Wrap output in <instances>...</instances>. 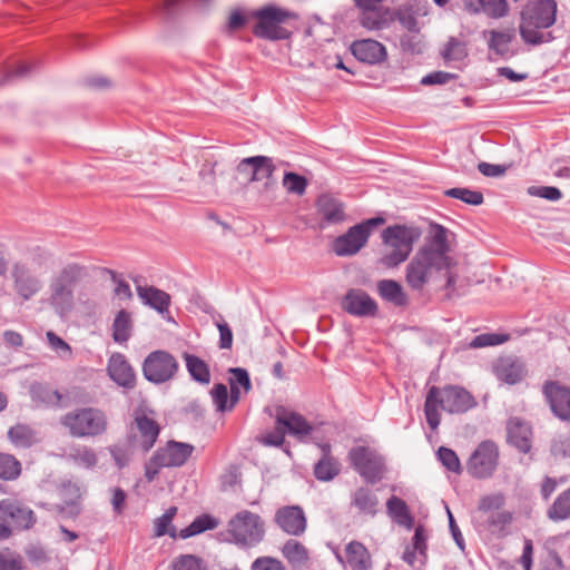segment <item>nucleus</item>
Returning a JSON list of instances; mask_svg holds the SVG:
<instances>
[{
    "mask_svg": "<svg viewBox=\"0 0 570 570\" xmlns=\"http://www.w3.org/2000/svg\"><path fill=\"white\" fill-rule=\"evenodd\" d=\"M449 252L446 229L436 225L426 238L425 244L407 264L405 269L406 284L412 289L421 291L432 281L435 274L444 271L445 287L453 289L456 277L453 273L455 263Z\"/></svg>",
    "mask_w": 570,
    "mask_h": 570,
    "instance_id": "nucleus-1",
    "label": "nucleus"
},
{
    "mask_svg": "<svg viewBox=\"0 0 570 570\" xmlns=\"http://www.w3.org/2000/svg\"><path fill=\"white\" fill-rule=\"evenodd\" d=\"M52 265V255L42 247L30 249L27 255L10 267V279L16 296L27 302L38 295L45 285L42 276Z\"/></svg>",
    "mask_w": 570,
    "mask_h": 570,
    "instance_id": "nucleus-2",
    "label": "nucleus"
},
{
    "mask_svg": "<svg viewBox=\"0 0 570 570\" xmlns=\"http://www.w3.org/2000/svg\"><path fill=\"white\" fill-rule=\"evenodd\" d=\"M265 411L274 419L275 425L273 430L264 431L257 436V441L263 445L283 448L286 443V433L303 440L313 430L311 423L292 407L275 404L267 406Z\"/></svg>",
    "mask_w": 570,
    "mask_h": 570,
    "instance_id": "nucleus-3",
    "label": "nucleus"
},
{
    "mask_svg": "<svg viewBox=\"0 0 570 570\" xmlns=\"http://www.w3.org/2000/svg\"><path fill=\"white\" fill-rule=\"evenodd\" d=\"M475 405L476 402L472 394L463 387L455 385L431 386L424 403V414L429 426L436 430L441 422L440 410L449 413H463Z\"/></svg>",
    "mask_w": 570,
    "mask_h": 570,
    "instance_id": "nucleus-4",
    "label": "nucleus"
},
{
    "mask_svg": "<svg viewBox=\"0 0 570 570\" xmlns=\"http://www.w3.org/2000/svg\"><path fill=\"white\" fill-rule=\"evenodd\" d=\"M557 3L554 0L530 1L521 12L520 36L525 43L541 45L552 40L551 32L542 29L556 22Z\"/></svg>",
    "mask_w": 570,
    "mask_h": 570,
    "instance_id": "nucleus-5",
    "label": "nucleus"
},
{
    "mask_svg": "<svg viewBox=\"0 0 570 570\" xmlns=\"http://www.w3.org/2000/svg\"><path fill=\"white\" fill-rule=\"evenodd\" d=\"M420 237L414 227L393 225L382 232L383 253L380 263L386 268H393L402 264L410 256L413 245Z\"/></svg>",
    "mask_w": 570,
    "mask_h": 570,
    "instance_id": "nucleus-6",
    "label": "nucleus"
},
{
    "mask_svg": "<svg viewBox=\"0 0 570 570\" xmlns=\"http://www.w3.org/2000/svg\"><path fill=\"white\" fill-rule=\"evenodd\" d=\"M505 497L498 492L480 498L476 509L475 523L479 531H487L497 537L507 534V528L512 522V513L502 509Z\"/></svg>",
    "mask_w": 570,
    "mask_h": 570,
    "instance_id": "nucleus-7",
    "label": "nucleus"
},
{
    "mask_svg": "<svg viewBox=\"0 0 570 570\" xmlns=\"http://www.w3.org/2000/svg\"><path fill=\"white\" fill-rule=\"evenodd\" d=\"M60 423L75 438H96L108 430V417L98 407L86 406L67 412Z\"/></svg>",
    "mask_w": 570,
    "mask_h": 570,
    "instance_id": "nucleus-8",
    "label": "nucleus"
},
{
    "mask_svg": "<svg viewBox=\"0 0 570 570\" xmlns=\"http://www.w3.org/2000/svg\"><path fill=\"white\" fill-rule=\"evenodd\" d=\"M88 267L78 262H67L53 275L50 283L51 301L57 305H70L73 287L88 278Z\"/></svg>",
    "mask_w": 570,
    "mask_h": 570,
    "instance_id": "nucleus-9",
    "label": "nucleus"
},
{
    "mask_svg": "<svg viewBox=\"0 0 570 570\" xmlns=\"http://www.w3.org/2000/svg\"><path fill=\"white\" fill-rule=\"evenodd\" d=\"M195 448L189 443L168 441L160 446L145 464V478L154 481L163 468L183 466L191 456Z\"/></svg>",
    "mask_w": 570,
    "mask_h": 570,
    "instance_id": "nucleus-10",
    "label": "nucleus"
},
{
    "mask_svg": "<svg viewBox=\"0 0 570 570\" xmlns=\"http://www.w3.org/2000/svg\"><path fill=\"white\" fill-rule=\"evenodd\" d=\"M227 532L237 546L252 548L264 539L265 524L258 514L243 510L229 520Z\"/></svg>",
    "mask_w": 570,
    "mask_h": 570,
    "instance_id": "nucleus-11",
    "label": "nucleus"
},
{
    "mask_svg": "<svg viewBox=\"0 0 570 570\" xmlns=\"http://www.w3.org/2000/svg\"><path fill=\"white\" fill-rule=\"evenodd\" d=\"M253 17L256 20L253 32L267 39H285L287 31L281 24L296 18L293 12L275 6L253 10Z\"/></svg>",
    "mask_w": 570,
    "mask_h": 570,
    "instance_id": "nucleus-12",
    "label": "nucleus"
},
{
    "mask_svg": "<svg viewBox=\"0 0 570 570\" xmlns=\"http://www.w3.org/2000/svg\"><path fill=\"white\" fill-rule=\"evenodd\" d=\"M384 224L382 217L366 219L353 227L347 233L338 236L333 244V249L338 256H350L356 254L363 248L372 232L380 225Z\"/></svg>",
    "mask_w": 570,
    "mask_h": 570,
    "instance_id": "nucleus-13",
    "label": "nucleus"
},
{
    "mask_svg": "<svg viewBox=\"0 0 570 570\" xmlns=\"http://www.w3.org/2000/svg\"><path fill=\"white\" fill-rule=\"evenodd\" d=\"M178 370L179 364L176 357L163 350L149 353L142 363V374L145 379L155 384H161L173 380Z\"/></svg>",
    "mask_w": 570,
    "mask_h": 570,
    "instance_id": "nucleus-14",
    "label": "nucleus"
},
{
    "mask_svg": "<svg viewBox=\"0 0 570 570\" xmlns=\"http://www.w3.org/2000/svg\"><path fill=\"white\" fill-rule=\"evenodd\" d=\"M499 458L498 445L489 440L482 441L466 462L469 474L475 479L491 478L498 468Z\"/></svg>",
    "mask_w": 570,
    "mask_h": 570,
    "instance_id": "nucleus-15",
    "label": "nucleus"
},
{
    "mask_svg": "<svg viewBox=\"0 0 570 570\" xmlns=\"http://www.w3.org/2000/svg\"><path fill=\"white\" fill-rule=\"evenodd\" d=\"M353 468L368 482H376L384 473V460L368 446H356L350 451Z\"/></svg>",
    "mask_w": 570,
    "mask_h": 570,
    "instance_id": "nucleus-16",
    "label": "nucleus"
},
{
    "mask_svg": "<svg viewBox=\"0 0 570 570\" xmlns=\"http://www.w3.org/2000/svg\"><path fill=\"white\" fill-rule=\"evenodd\" d=\"M160 428L146 414H137L130 430V442L134 446L148 452L156 443Z\"/></svg>",
    "mask_w": 570,
    "mask_h": 570,
    "instance_id": "nucleus-17",
    "label": "nucleus"
},
{
    "mask_svg": "<svg viewBox=\"0 0 570 570\" xmlns=\"http://www.w3.org/2000/svg\"><path fill=\"white\" fill-rule=\"evenodd\" d=\"M542 393L552 413L560 420L570 422V389L558 381H547Z\"/></svg>",
    "mask_w": 570,
    "mask_h": 570,
    "instance_id": "nucleus-18",
    "label": "nucleus"
},
{
    "mask_svg": "<svg viewBox=\"0 0 570 570\" xmlns=\"http://www.w3.org/2000/svg\"><path fill=\"white\" fill-rule=\"evenodd\" d=\"M0 520L14 529H28L33 524V512L14 499L0 501Z\"/></svg>",
    "mask_w": 570,
    "mask_h": 570,
    "instance_id": "nucleus-19",
    "label": "nucleus"
},
{
    "mask_svg": "<svg viewBox=\"0 0 570 570\" xmlns=\"http://www.w3.org/2000/svg\"><path fill=\"white\" fill-rule=\"evenodd\" d=\"M492 368L499 381L510 385L523 381L528 375L525 363L514 355L500 356L493 363Z\"/></svg>",
    "mask_w": 570,
    "mask_h": 570,
    "instance_id": "nucleus-20",
    "label": "nucleus"
},
{
    "mask_svg": "<svg viewBox=\"0 0 570 570\" xmlns=\"http://www.w3.org/2000/svg\"><path fill=\"white\" fill-rule=\"evenodd\" d=\"M107 372L119 386L132 390L136 386V372L121 353H114L108 360Z\"/></svg>",
    "mask_w": 570,
    "mask_h": 570,
    "instance_id": "nucleus-21",
    "label": "nucleus"
},
{
    "mask_svg": "<svg viewBox=\"0 0 570 570\" xmlns=\"http://www.w3.org/2000/svg\"><path fill=\"white\" fill-rule=\"evenodd\" d=\"M276 524L287 534L301 535L306 529V517L298 505L279 508L275 513Z\"/></svg>",
    "mask_w": 570,
    "mask_h": 570,
    "instance_id": "nucleus-22",
    "label": "nucleus"
},
{
    "mask_svg": "<svg viewBox=\"0 0 570 570\" xmlns=\"http://www.w3.org/2000/svg\"><path fill=\"white\" fill-rule=\"evenodd\" d=\"M342 308L355 316H374L377 304L362 289H350L342 299Z\"/></svg>",
    "mask_w": 570,
    "mask_h": 570,
    "instance_id": "nucleus-23",
    "label": "nucleus"
},
{
    "mask_svg": "<svg viewBox=\"0 0 570 570\" xmlns=\"http://www.w3.org/2000/svg\"><path fill=\"white\" fill-rule=\"evenodd\" d=\"M316 209L321 228L340 224L344 222L346 217L343 203L327 194L321 195L317 198Z\"/></svg>",
    "mask_w": 570,
    "mask_h": 570,
    "instance_id": "nucleus-24",
    "label": "nucleus"
},
{
    "mask_svg": "<svg viewBox=\"0 0 570 570\" xmlns=\"http://www.w3.org/2000/svg\"><path fill=\"white\" fill-rule=\"evenodd\" d=\"M428 539L429 531L428 529L419 524L414 530V535L412 538V543L409 546L403 554V559L406 563H409L412 568H421L426 560V550H428Z\"/></svg>",
    "mask_w": 570,
    "mask_h": 570,
    "instance_id": "nucleus-25",
    "label": "nucleus"
},
{
    "mask_svg": "<svg viewBox=\"0 0 570 570\" xmlns=\"http://www.w3.org/2000/svg\"><path fill=\"white\" fill-rule=\"evenodd\" d=\"M483 38L487 40L490 52L508 58L513 55L510 49L511 42L515 38V29L512 27L503 29H491L483 31Z\"/></svg>",
    "mask_w": 570,
    "mask_h": 570,
    "instance_id": "nucleus-26",
    "label": "nucleus"
},
{
    "mask_svg": "<svg viewBox=\"0 0 570 570\" xmlns=\"http://www.w3.org/2000/svg\"><path fill=\"white\" fill-rule=\"evenodd\" d=\"M341 563L348 566L352 570H370L372 558L367 548L358 542L351 541L344 549V553L336 554Z\"/></svg>",
    "mask_w": 570,
    "mask_h": 570,
    "instance_id": "nucleus-27",
    "label": "nucleus"
},
{
    "mask_svg": "<svg viewBox=\"0 0 570 570\" xmlns=\"http://www.w3.org/2000/svg\"><path fill=\"white\" fill-rule=\"evenodd\" d=\"M30 395L33 402L47 407H63L68 403L67 394L48 383H33L30 386Z\"/></svg>",
    "mask_w": 570,
    "mask_h": 570,
    "instance_id": "nucleus-28",
    "label": "nucleus"
},
{
    "mask_svg": "<svg viewBox=\"0 0 570 570\" xmlns=\"http://www.w3.org/2000/svg\"><path fill=\"white\" fill-rule=\"evenodd\" d=\"M508 441L520 452L528 453L531 449L532 429L530 424L520 419L511 417L507 424Z\"/></svg>",
    "mask_w": 570,
    "mask_h": 570,
    "instance_id": "nucleus-29",
    "label": "nucleus"
},
{
    "mask_svg": "<svg viewBox=\"0 0 570 570\" xmlns=\"http://www.w3.org/2000/svg\"><path fill=\"white\" fill-rule=\"evenodd\" d=\"M351 50L356 59L371 65L379 63L386 57L385 47L373 39L354 41L351 46Z\"/></svg>",
    "mask_w": 570,
    "mask_h": 570,
    "instance_id": "nucleus-30",
    "label": "nucleus"
},
{
    "mask_svg": "<svg viewBox=\"0 0 570 570\" xmlns=\"http://www.w3.org/2000/svg\"><path fill=\"white\" fill-rule=\"evenodd\" d=\"M464 9L470 13H485L490 18H501L508 13L507 0H464Z\"/></svg>",
    "mask_w": 570,
    "mask_h": 570,
    "instance_id": "nucleus-31",
    "label": "nucleus"
},
{
    "mask_svg": "<svg viewBox=\"0 0 570 570\" xmlns=\"http://www.w3.org/2000/svg\"><path fill=\"white\" fill-rule=\"evenodd\" d=\"M137 294L139 298L147 305L163 313L168 309L170 304V296L154 286H137Z\"/></svg>",
    "mask_w": 570,
    "mask_h": 570,
    "instance_id": "nucleus-32",
    "label": "nucleus"
},
{
    "mask_svg": "<svg viewBox=\"0 0 570 570\" xmlns=\"http://www.w3.org/2000/svg\"><path fill=\"white\" fill-rule=\"evenodd\" d=\"M389 515L400 525L411 529L414 524V518L404 500L393 495L386 502Z\"/></svg>",
    "mask_w": 570,
    "mask_h": 570,
    "instance_id": "nucleus-33",
    "label": "nucleus"
},
{
    "mask_svg": "<svg viewBox=\"0 0 570 570\" xmlns=\"http://www.w3.org/2000/svg\"><path fill=\"white\" fill-rule=\"evenodd\" d=\"M323 458L315 465L314 474L321 481H330L340 473V463L330 455V445L322 446Z\"/></svg>",
    "mask_w": 570,
    "mask_h": 570,
    "instance_id": "nucleus-34",
    "label": "nucleus"
},
{
    "mask_svg": "<svg viewBox=\"0 0 570 570\" xmlns=\"http://www.w3.org/2000/svg\"><path fill=\"white\" fill-rule=\"evenodd\" d=\"M8 438L18 448H30L40 440L36 430L21 423L10 428Z\"/></svg>",
    "mask_w": 570,
    "mask_h": 570,
    "instance_id": "nucleus-35",
    "label": "nucleus"
},
{
    "mask_svg": "<svg viewBox=\"0 0 570 570\" xmlns=\"http://www.w3.org/2000/svg\"><path fill=\"white\" fill-rule=\"evenodd\" d=\"M377 292L380 296L393 303L396 306H403L407 302V297L402 286L393 279H383L377 283Z\"/></svg>",
    "mask_w": 570,
    "mask_h": 570,
    "instance_id": "nucleus-36",
    "label": "nucleus"
},
{
    "mask_svg": "<svg viewBox=\"0 0 570 570\" xmlns=\"http://www.w3.org/2000/svg\"><path fill=\"white\" fill-rule=\"evenodd\" d=\"M282 553L284 558L293 566V567H302L307 564L309 560L308 550L296 540H287L283 548Z\"/></svg>",
    "mask_w": 570,
    "mask_h": 570,
    "instance_id": "nucleus-37",
    "label": "nucleus"
},
{
    "mask_svg": "<svg viewBox=\"0 0 570 570\" xmlns=\"http://www.w3.org/2000/svg\"><path fill=\"white\" fill-rule=\"evenodd\" d=\"M244 166H249L252 168V181L267 179L272 176L273 173L271 160L263 156L244 159L240 164V167Z\"/></svg>",
    "mask_w": 570,
    "mask_h": 570,
    "instance_id": "nucleus-38",
    "label": "nucleus"
},
{
    "mask_svg": "<svg viewBox=\"0 0 570 570\" xmlns=\"http://www.w3.org/2000/svg\"><path fill=\"white\" fill-rule=\"evenodd\" d=\"M184 360L186 362L187 371L195 381L203 384L209 383L210 372L205 361L188 353L184 354Z\"/></svg>",
    "mask_w": 570,
    "mask_h": 570,
    "instance_id": "nucleus-39",
    "label": "nucleus"
},
{
    "mask_svg": "<svg viewBox=\"0 0 570 570\" xmlns=\"http://www.w3.org/2000/svg\"><path fill=\"white\" fill-rule=\"evenodd\" d=\"M353 504L362 513L374 515L377 511L379 500L370 489L360 488L353 495Z\"/></svg>",
    "mask_w": 570,
    "mask_h": 570,
    "instance_id": "nucleus-40",
    "label": "nucleus"
},
{
    "mask_svg": "<svg viewBox=\"0 0 570 570\" xmlns=\"http://www.w3.org/2000/svg\"><path fill=\"white\" fill-rule=\"evenodd\" d=\"M132 327L131 315L129 312L121 309L115 317L112 324V337L117 343H125L130 337Z\"/></svg>",
    "mask_w": 570,
    "mask_h": 570,
    "instance_id": "nucleus-41",
    "label": "nucleus"
},
{
    "mask_svg": "<svg viewBox=\"0 0 570 570\" xmlns=\"http://www.w3.org/2000/svg\"><path fill=\"white\" fill-rule=\"evenodd\" d=\"M442 55L448 63H453L455 67H460V65L468 57L466 45L464 41H461L456 38H451L446 42Z\"/></svg>",
    "mask_w": 570,
    "mask_h": 570,
    "instance_id": "nucleus-42",
    "label": "nucleus"
},
{
    "mask_svg": "<svg viewBox=\"0 0 570 570\" xmlns=\"http://www.w3.org/2000/svg\"><path fill=\"white\" fill-rule=\"evenodd\" d=\"M389 10L383 7L362 10L361 24L367 29H381L387 21Z\"/></svg>",
    "mask_w": 570,
    "mask_h": 570,
    "instance_id": "nucleus-43",
    "label": "nucleus"
},
{
    "mask_svg": "<svg viewBox=\"0 0 570 570\" xmlns=\"http://www.w3.org/2000/svg\"><path fill=\"white\" fill-rule=\"evenodd\" d=\"M232 405H235L240 395V389L246 393L250 389L248 373L244 368L230 370Z\"/></svg>",
    "mask_w": 570,
    "mask_h": 570,
    "instance_id": "nucleus-44",
    "label": "nucleus"
},
{
    "mask_svg": "<svg viewBox=\"0 0 570 570\" xmlns=\"http://www.w3.org/2000/svg\"><path fill=\"white\" fill-rule=\"evenodd\" d=\"M217 527V521L210 515L204 514L196 518L187 528L183 529L179 535L184 539L212 530Z\"/></svg>",
    "mask_w": 570,
    "mask_h": 570,
    "instance_id": "nucleus-45",
    "label": "nucleus"
},
{
    "mask_svg": "<svg viewBox=\"0 0 570 570\" xmlns=\"http://www.w3.org/2000/svg\"><path fill=\"white\" fill-rule=\"evenodd\" d=\"M21 473V463L11 454L0 453V479L14 480Z\"/></svg>",
    "mask_w": 570,
    "mask_h": 570,
    "instance_id": "nucleus-46",
    "label": "nucleus"
},
{
    "mask_svg": "<svg viewBox=\"0 0 570 570\" xmlns=\"http://www.w3.org/2000/svg\"><path fill=\"white\" fill-rule=\"evenodd\" d=\"M444 195L451 198L460 199L468 205L479 206L483 203V194L479 190L469 188H450L444 191Z\"/></svg>",
    "mask_w": 570,
    "mask_h": 570,
    "instance_id": "nucleus-47",
    "label": "nucleus"
},
{
    "mask_svg": "<svg viewBox=\"0 0 570 570\" xmlns=\"http://www.w3.org/2000/svg\"><path fill=\"white\" fill-rule=\"evenodd\" d=\"M552 520H564L570 518V489L562 492L548 511Z\"/></svg>",
    "mask_w": 570,
    "mask_h": 570,
    "instance_id": "nucleus-48",
    "label": "nucleus"
},
{
    "mask_svg": "<svg viewBox=\"0 0 570 570\" xmlns=\"http://www.w3.org/2000/svg\"><path fill=\"white\" fill-rule=\"evenodd\" d=\"M69 456L75 463L87 469L94 468L98 461L95 451L86 445L72 449Z\"/></svg>",
    "mask_w": 570,
    "mask_h": 570,
    "instance_id": "nucleus-49",
    "label": "nucleus"
},
{
    "mask_svg": "<svg viewBox=\"0 0 570 570\" xmlns=\"http://www.w3.org/2000/svg\"><path fill=\"white\" fill-rule=\"evenodd\" d=\"M438 459L446 470L460 474L462 472L461 461L458 454L449 448L441 446L438 450Z\"/></svg>",
    "mask_w": 570,
    "mask_h": 570,
    "instance_id": "nucleus-50",
    "label": "nucleus"
},
{
    "mask_svg": "<svg viewBox=\"0 0 570 570\" xmlns=\"http://www.w3.org/2000/svg\"><path fill=\"white\" fill-rule=\"evenodd\" d=\"M510 340L509 334L502 333H484L475 336L471 342V346L474 348L485 347V346H495L503 344Z\"/></svg>",
    "mask_w": 570,
    "mask_h": 570,
    "instance_id": "nucleus-51",
    "label": "nucleus"
},
{
    "mask_svg": "<svg viewBox=\"0 0 570 570\" xmlns=\"http://www.w3.org/2000/svg\"><path fill=\"white\" fill-rule=\"evenodd\" d=\"M46 336L50 348L53 350L61 358L71 357L72 350L66 341H63L52 331H48Z\"/></svg>",
    "mask_w": 570,
    "mask_h": 570,
    "instance_id": "nucleus-52",
    "label": "nucleus"
},
{
    "mask_svg": "<svg viewBox=\"0 0 570 570\" xmlns=\"http://www.w3.org/2000/svg\"><path fill=\"white\" fill-rule=\"evenodd\" d=\"M212 397L218 411L233 409L232 395H228L227 387L224 384H216L212 390Z\"/></svg>",
    "mask_w": 570,
    "mask_h": 570,
    "instance_id": "nucleus-53",
    "label": "nucleus"
},
{
    "mask_svg": "<svg viewBox=\"0 0 570 570\" xmlns=\"http://www.w3.org/2000/svg\"><path fill=\"white\" fill-rule=\"evenodd\" d=\"M283 185L288 193L303 195L305 193L307 181L303 176L295 173H286L283 178Z\"/></svg>",
    "mask_w": 570,
    "mask_h": 570,
    "instance_id": "nucleus-54",
    "label": "nucleus"
},
{
    "mask_svg": "<svg viewBox=\"0 0 570 570\" xmlns=\"http://www.w3.org/2000/svg\"><path fill=\"white\" fill-rule=\"evenodd\" d=\"M173 570H204L202 559L193 554H181L173 561Z\"/></svg>",
    "mask_w": 570,
    "mask_h": 570,
    "instance_id": "nucleus-55",
    "label": "nucleus"
},
{
    "mask_svg": "<svg viewBox=\"0 0 570 570\" xmlns=\"http://www.w3.org/2000/svg\"><path fill=\"white\" fill-rule=\"evenodd\" d=\"M252 19H254L253 11L235 10L229 16L228 28L232 31L238 30Z\"/></svg>",
    "mask_w": 570,
    "mask_h": 570,
    "instance_id": "nucleus-56",
    "label": "nucleus"
},
{
    "mask_svg": "<svg viewBox=\"0 0 570 570\" xmlns=\"http://www.w3.org/2000/svg\"><path fill=\"white\" fill-rule=\"evenodd\" d=\"M108 273L110 274L111 279L116 285L114 289L115 295L121 299H130L132 293L129 284L125 279L120 278L114 271H108Z\"/></svg>",
    "mask_w": 570,
    "mask_h": 570,
    "instance_id": "nucleus-57",
    "label": "nucleus"
},
{
    "mask_svg": "<svg viewBox=\"0 0 570 570\" xmlns=\"http://www.w3.org/2000/svg\"><path fill=\"white\" fill-rule=\"evenodd\" d=\"M252 570H285V567L278 559L259 557L252 563Z\"/></svg>",
    "mask_w": 570,
    "mask_h": 570,
    "instance_id": "nucleus-58",
    "label": "nucleus"
},
{
    "mask_svg": "<svg viewBox=\"0 0 570 570\" xmlns=\"http://www.w3.org/2000/svg\"><path fill=\"white\" fill-rule=\"evenodd\" d=\"M529 193L549 200H558L561 198V191L558 188L550 186L531 187Z\"/></svg>",
    "mask_w": 570,
    "mask_h": 570,
    "instance_id": "nucleus-59",
    "label": "nucleus"
},
{
    "mask_svg": "<svg viewBox=\"0 0 570 570\" xmlns=\"http://www.w3.org/2000/svg\"><path fill=\"white\" fill-rule=\"evenodd\" d=\"M219 331V346L222 348H230L233 343V333L226 323H217Z\"/></svg>",
    "mask_w": 570,
    "mask_h": 570,
    "instance_id": "nucleus-60",
    "label": "nucleus"
},
{
    "mask_svg": "<svg viewBox=\"0 0 570 570\" xmlns=\"http://www.w3.org/2000/svg\"><path fill=\"white\" fill-rule=\"evenodd\" d=\"M110 453L115 460L116 465L119 469H122L124 466H126L129 463L130 455L127 452V450L116 445V446L110 448Z\"/></svg>",
    "mask_w": 570,
    "mask_h": 570,
    "instance_id": "nucleus-61",
    "label": "nucleus"
},
{
    "mask_svg": "<svg viewBox=\"0 0 570 570\" xmlns=\"http://www.w3.org/2000/svg\"><path fill=\"white\" fill-rule=\"evenodd\" d=\"M533 559V544L530 539L524 540V547L522 556L520 557V563L524 570H531Z\"/></svg>",
    "mask_w": 570,
    "mask_h": 570,
    "instance_id": "nucleus-62",
    "label": "nucleus"
},
{
    "mask_svg": "<svg viewBox=\"0 0 570 570\" xmlns=\"http://www.w3.org/2000/svg\"><path fill=\"white\" fill-rule=\"evenodd\" d=\"M478 169L482 175L488 176V177H497V176H501L505 173L504 167L499 166V165H492V164L484 163V161H482L478 165Z\"/></svg>",
    "mask_w": 570,
    "mask_h": 570,
    "instance_id": "nucleus-63",
    "label": "nucleus"
},
{
    "mask_svg": "<svg viewBox=\"0 0 570 570\" xmlns=\"http://www.w3.org/2000/svg\"><path fill=\"white\" fill-rule=\"evenodd\" d=\"M0 570H22L21 561L10 554L0 553Z\"/></svg>",
    "mask_w": 570,
    "mask_h": 570,
    "instance_id": "nucleus-64",
    "label": "nucleus"
}]
</instances>
